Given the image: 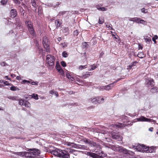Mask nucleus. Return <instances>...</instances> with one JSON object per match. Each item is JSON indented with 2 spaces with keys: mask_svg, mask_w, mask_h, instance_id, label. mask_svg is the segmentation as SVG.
Listing matches in <instances>:
<instances>
[{
  "mask_svg": "<svg viewBox=\"0 0 158 158\" xmlns=\"http://www.w3.org/2000/svg\"><path fill=\"white\" fill-rule=\"evenodd\" d=\"M66 12H67V11H60L59 12L58 15L59 16L63 15L65 14Z\"/></svg>",
  "mask_w": 158,
  "mask_h": 158,
  "instance_id": "nucleus-36",
  "label": "nucleus"
},
{
  "mask_svg": "<svg viewBox=\"0 0 158 158\" xmlns=\"http://www.w3.org/2000/svg\"><path fill=\"white\" fill-rule=\"evenodd\" d=\"M36 0H31V2L32 3V6L36 8V7L37 6L36 4Z\"/></svg>",
  "mask_w": 158,
  "mask_h": 158,
  "instance_id": "nucleus-25",
  "label": "nucleus"
},
{
  "mask_svg": "<svg viewBox=\"0 0 158 158\" xmlns=\"http://www.w3.org/2000/svg\"><path fill=\"white\" fill-rule=\"evenodd\" d=\"M10 89L13 91H15L16 90H19V89L18 88L14 86H12L10 88Z\"/></svg>",
  "mask_w": 158,
  "mask_h": 158,
  "instance_id": "nucleus-23",
  "label": "nucleus"
},
{
  "mask_svg": "<svg viewBox=\"0 0 158 158\" xmlns=\"http://www.w3.org/2000/svg\"><path fill=\"white\" fill-rule=\"evenodd\" d=\"M84 141L90 147H94L95 148L93 149L92 151L96 153L87 152L86 154L87 156L93 158H103V154H104V157L106 156V155L105 154V156L102 150V147L99 144H97L94 142L87 139H86Z\"/></svg>",
  "mask_w": 158,
  "mask_h": 158,
  "instance_id": "nucleus-1",
  "label": "nucleus"
},
{
  "mask_svg": "<svg viewBox=\"0 0 158 158\" xmlns=\"http://www.w3.org/2000/svg\"><path fill=\"white\" fill-rule=\"evenodd\" d=\"M139 19V18L136 17L134 18H130L129 20L130 21L135 22L138 23Z\"/></svg>",
  "mask_w": 158,
  "mask_h": 158,
  "instance_id": "nucleus-17",
  "label": "nucleus"
},
{
  "mask_svg": "<svg viewBox=\"0 0 158 158\" xmlns=\"http://www.w3.org/2000/svg\"><path fill=\"white\" fill-rule=\"evenodd\" d=\"M69 29L68 27H64L62 29V31L64 33H66L68 31Z\"/></svg>",
  "mask_w": 158,
  "mask_h": 158,
  "instance_id": "nucleus-28",
  "label": "nucleus"
},
{
  "mask_svg": "<svg viewBox=\"0 0 158 158\" xmlns=\"http://www.w3.org/2000/svg\"><path fill=\"white\" fill-rule=\"evenodd\" d=\"M7 98L10 99L12 100H16L17 101L18 100V97L16 96H8L7 97Z\"/></svg>",
  "mask_w": 158,
  "mask_h": 158,
  "instance_id": "nucleus-16",
  "label": "nucleus"
},
{
  "mask_svg": "<svg viewBox=\"0 0 158 158\" xmlns=\"http://www.w3.org/2000/svg\"><path fill=\"white\" fill-rule=\"evenodd\" d=\"M78 34V31L77 30H75L73 32V35L75 36H77Z\"/></svg>",
  "mask_w": 158,
  "mask_h": 158,
  "instance_id": "nucleus-44",
  "label": "nucleus"
},
{
  "mask_svg": "<svg viewBox=\"0 0 158 158\" xmlns=\"http://www.w3.org/2000/svg\"><path fill=\"white\" fill-rule=\"evenodd\" d=\"M62 56L64 57H67L68 56V53L65 51H64L62 52Z\"/></svg>",
  "mask_w": 158,
  "mask_h": 158,
  "instance_id": "nucleus-33",
  "label": "nucleus"
},
{
  "mask_svg": "<svg viewBox=\"0 0 158 158\" xmlns=\"http://www.w3.org/2000/svg\"><path fill=\"white\" fill-rule=\"evenodd\" d=\"M24 152H17L16 153V154L19 155L23 156Z\"/></svg>",
  "mask_w": 158,
  "mask_h": 158,
  "instance_id": "nucleus-43",
  "label": "nucleus"
},
{
  "mask_svg": "<svg viewBox=\"0 0 158 158\" xmlns=\"http://www.w3.org/2000/svg\"><path fill=\"white\" fill-rule=\"evenodd\" d=\"M49 93L52 94H54L56 97L58 96V94L57 92L53 90H51L49 92Z\"/></svg>",
  "mask_w": 158,
  "mask_h": 158,
  "instance_id": "nucleus-22",
  "label": "nucleus"
},
{
  "mask_svg": "<svg viewBox=\"0 0 158 158\" xmlns=\"http://www.w3.org/2000/svg\"><path fill=\"white\" fill-rule=\"evenodd\" d=\"M153 127H150V128H149V131H153Z\"/></svg>",
  "mask_w": 158,
  "mask_h": 158,
  "instance_id": "nucleus-61",
  "label": "nucleus"
},
{
  "mask_svg": "<svg viewBox=\"0 0 158 158\" xmlns=\"http://www.w3.org/2000/svg\"><path fill=\"white\" fill-rule=\"evenodd\" d=\"M106 27L109 28L110 29L113 30V28L111 27H110L109 25H106Z\"/></svg>",
  "mask_w": 158,
  "mask_h": 158,
  "instance_id": "nucleus-56",
  "label": "nucleus"
},
{
  "mask_svg": "<svg viewBox=\"0 0 158 158\" xmlns=\"http://www.w3.org/2000/svg\"><path fill=\"white\" fill-rule=\"evenodd\" d=\"M38 13L39 15H41L42 13V7L40 6H39L38 8Z\"/></svg>",
  "mask_w": 158,
  "mask_h": 158,
  "instance_id": "nucleus-29",
  "label": "nucleus"
},
{
  "mask_svg": "<svg viewBox=\"0 0 158 158\" xmlns=\"http://www.w3.org/2000/svg\"><path fill=\"white\" fill-rule=\"evenodd\" d=\"M40 153V151L38 149H35L29 152V158H34L36 155H38Z\"/></svg>",
  "mask_w": 158,
  "mask_h": 158,
  "instance_id": "nucleus-8",
  "label": "nucleus"
},
{
  "mask_svg": "<svg viewBox=\"0 0 158 158\" xmlns=\"http://www.w3.org/2000/svg\"><path fill=\"white\" fill-rule=\"evenodd\" d=\"M61 64L64 67H65L66 66L65 62L64 61H62L61 62Z\"/></svg>",
  "mask_w": 158,
  "mask_h": 158,
  "instance_id": "nucleus-42",
  "label": "nucleus"
},
{
  "mask_svg": "<svg viewBox=\"0 0 158 158\" xmlns=\"http://www.w3.org/2000/svg\"><path fill=\"white\" fill-rule=\"evenodd\" d=\"M121 147V146L118 145H111L109 148L116 152H119Z\"/></svg>",
  "mask_w": 158,
  "mask_h": 158,
  "instance_id": "nucleus-11",
  "label": "nucleus"
},
{
  "mask_svg": "<svg viewBox=\"0 0 158 158\" xmlns=\"http://www.w3.org/2000/svg\"><path fill=\"white\" fill-rule=\"evenodd\" d=\"M13 1L14 2L17 4H19L20 3V2L18 0H13Z\"/></svg>",
  "mask_w": 158,
  "mask_h": 158,
  "instance_id": "nucleus-47",
  "label": "nucleus"
},
{
  "mask_svg": "<svg viewBox=\"0 0 158 158\" xmlns=\"http://www.w3.org/2000/svg\"><path fill=\"white\" fill-rule=\"evenodd\" d=\"M145 10L144 8H143L141 9V11L144 13H146L147 12L145 11Z\"/></svg>",
  "mask_w": 158,
  "mask_h": 158,
  "instance_id": "nucleus-57",
  "label": "nucleus"
},
{
  "mask_svg": "<svg viewBox=\"0 0 158 158\" xmlns=\"http://www.w3.org/2000/svg\"><path fill=\"white\" fill-rule=\"evenodd\" d=\"M6 82H7V81H4L2 80H0V83H3L4 84H6L5 83H6Z\"/></svg>",
  "mask_w": 158,
  "mask_h": 158,
  "instance_id": "nucleus-53",
  "label": "nucleus"
},
{
  "mask_svg": "<svg viewBox=\"0 0 158 158\" xmlns=\"http://www.w3.org/2000/svg\"><path fill=\"white\" fill-rule=\"evenodd\" d=\"M57 40L58 41H60L61 40V37H59L57 38Z\"/></svg>",
  "mask_w": 158,
  "mask_h": 158,
  "instance_id": "nucleus-62",
  "label": "nucleus"
},
{
  "mask_svg": "<svg viewBox=\"0 0 158 158\" xmlns=\"http://www.w3.org/2000/svg\"><path fill=\"white\" fill-rule=\"evenodd\" d=\"M5 78H6L7 80H10V78L8 77V76H5Z\"/></svg>",
  "mask_w": 158,
  "mask_h": 158,
  "instance_id": "nucleus-63",
  "label": "nucleus"
},
{
  "mask_svg": "<svg viewBox=\"0 0 158 158\" xmlns=\"http://www.w3.org/2000/svg\"><path fill=\"white\" fill-rule=\"evenodd\" d=\"M71 144H72V146L74 148H77V144H75V143H68L67 144V145H68V146H70Z\"/></svg>",
  "mask_w": 158,
  "mask_h": 158,
  "instance_id": "nucleus-26",
  "label": "nucleus"
},
{
  "mask_svg": "<svg viewBox=\"0 0 158 158\" xmlns=\"http://www.w3.org/2000/svg\"><path fill=\"white\" fill-rule=\"evenodd\" d=\"M120 148L119 152L122 153L126 154H130V151L122 147H121Z\"/></svg>",
  "mask_w": 158,
  "mask_h": 158,
  "instance_id": "nucleus-13",
  "label": "nucleus"
},
{
  "mask_svg": "<svg viewBox=\"0 0 158 158\" xmlns=\"http://www.w3.org/2000/svg\"><path fill=\"white\" fill-rule=\"evenodd\" d=\"M7 1L8 0H1V2L2 4L4 5L7 3Z\"/></svg>",
  "mask_w": 158,
  "mask_h": 158,
  "instance_id": "nucleus-37",
  "label": "nucleus"
},
{
  "mask_svg": "<svg viewBox=\"0 0 158 158\" xmlns=\"http://www.w3.org/2000/svg\"><path fill=\"white\" fill-rule=\"evenodd\" d=\"M1 65L2 66H5V63L4 62H2L1 63Z\"/></svg>",
  "mask_w": 158,
  "mask_h": 158,
  "instance_id": "nucleus-59",
  "label": "nucleus"
},
{
  "mask_svg": "<svg viewBox=\"0 0 158 158\" xmlns=\"http://www.w3.org/2000/svg\"><path fill=\"white\" fill-rule=\"evenodd\" d=\"M56 68L57 69V70L61 74H63V70L61 68L60 65H59V66H57V64L56 65Z\"/></svg>",
  "mask_w": 158,
  "mask_h": 158,
  "instance_id": "nucleus-19",
  "label": "nucleus"
},
{
  "mask_svg": "<svg viewBox=\"0 0 158 158\" xmlns=\"http://www.w3.org/2000/svg\"><path fill=\"white\" fill-rule=\"evenodd\" d=\"M137 120L138 121H145L152 122L154 123H155L156 122V121L155 120L147 118L143 116H141L140 117L137 118Z\"/></svg>",
  "mask_w": 158,
  "mask_h": 158,
  "instance_id": "nucleus-7",
  "label": "nucleus"
},
{
  "mask_svg": "<svg viewBox=\"0 0 158 158\" xmlns=\"http://www.w3.org/2000/svg\"><path fill=\"white\" fill-rule=\"evenodd\" d=\"M66 77L68 79L71 80V81H73V77L69 73H67L66 74Z\"/></svg>",
  "mask_w": 158,
  "mask_h": 158,
  "instance_id": "nucleus-24",
  "label": "nucleus"
},
{
  "mask_svg": "<svg viewBox=\"0 0 158 158\" xmlns=\"http://www.w3.org/2000/svg\"><path fill=\"white\" fill-rule=\"evenodd\" d=\"M100 133H102V134H105L106 133V132L104 131V130H100Z\"/></svg>",
  "mask_w": 158,
  "mask_h": 158,
  "instance_id": "nucleus-58",
  "label": "nucleus"
},
{
  "mask_svg": "<svg viewBox=\"0 0 158 158\" xmlns=\"http://www.w3.org/2000/svg\"><path fill=\"white\" fill-rule=\"evenodd\" d=\"M111 126L113 127H114L115 126H116V127L121 128L125 127L126 126V125L125 124L118 123V124L116 125L113 124L111 125Z\"/></svg>",
  "mask_w": 158,
  "mask_h": 158,
  "instance_id": "nucleus-15",
  "label": "nucleus"
},
{
  "mask_svg": "<svg viewBox=\"0 0 158 158\" xmlns=\"http://www.w3.org/2000/svg\"><path fill=\"white\" fill-rule=\"evenodd\" d=\"M144 40L145 41H146V42H148L149 43L150 42H151V40L150 39L145 38H144Z\"/></svg>",
  "mask_w": 158,
  "mask_h": 158,
  "instance_id": "nucleus-46",
  "label": "nucleus"
},
{
  "mask_svg": "<svg viewBox=\"0 0 158 158\" xmlns=\"http://www.w3.org/2000/svg\"><path fill=\"white\" fill-rule=\"evenodd\" d=\"M112 138L114 139L117 140L118 141H120L122 139V137L118 133L113 131L111 133Z\"/></svg>",
  "mask_w": 158,
  "mask_h": 158,
  "instance_id": "nucleus-10",
  "label": "nucleus"
},
{
  "mask_svg": "<svg viewBox=\"0 0 158 158\" xmlns=\"http://www.w3.org/2000/svg\"><path fill=\"white\" fill-rule=\"evenodd\" d=\"M23 83H26V82H27V83H30V81H27V80H23V81H22Z\"/></svg>",
  "mask_w": 158,
  "mask_h": 158,
  "instance_id": "nucleus-55",
  "label": "nucleus"
},
{
  "mask_svg": "<svg viewBox=\"0 0 158 158\" xmlns=\"http://www.w3.org/2000/svg\"><path fill=\"white\" fill-rule=\"evenodd\" d=\"M133 65V64H132V65H129V66H127V69H130L131 68Z\"/></svg>",
  "mask_w": 158,
  "mask_h": 158,
  "instance_id": "nucleus-52",
  "label": "nucleus"
},
{
  "mask_svg": "<svg viewBox=\"0 0 158 158\" xmlns=\"http://www.w3.org/2000/svg\"><path fill=\"white\" fill-rule=\"evenodd\" d=\"M94 132H96L98 133H100L101 129L98 128H95L92 129Z\"/></svg>",
  "mask_w": 158,
  "mask_h": 158,
  "instance_id": "nucleus-40",
  "label": "nucleus"
},
{
  "mask_svg": "<svg viewBox=\"0 0 158 158\" xmlns=\"http://www.w3.org/2000/svg\"><path fill=\"white\" fill-rule=\"evenodd\" d=\"M86 66V65L83 66V65H80L79 66V69H83L85 68H86L85 66Z\"/></svg>",
  "mask_w": 158,
  "mask_h": 158,
  "instance_id": "nucleus-48",
  "label": "nucleus"
},
{
  "mask_svg": "<svg viewBox=\"0 0 158 158\" xmlns=\"http://www.w3.org/2000/svg\"><path fill=\"white\" fill-rule=\"evenodd\" d=\"M118 81V80H117L116 82H114L113 83L110 84L108 85L105 86V90H108L111 89L114 86V85H113V84L115 82H116Z\"/></svg>",
  "mask_w": 158,
  "mask_h": 158,
  "instance_id": "nucleus-14",
  "label": "nucleus"
},
{
  "mask_svg": "<svg viewBox=\"0 0 158 158\" xmlns=\"http://www.w3.org/2000/svg\"><path fill=\"white\" fill-rule=\"evenodd\" d=\"M25 23L30 34L33 37H35V33L34 30L33 26L31 22L29 21H26Z\"/></svg>",
  "mask_w": 158,
  "mask_h": 158,
  "instance_id": "nucleus-3",
  "label": "nucleus"
},
{
  "mask_svg": "<svg viewBox=\"0 0 158 158\" xmlns=\"http://www.w3.org/2000/svg\"><path fill=\"white\" fill-rule=\"evenodd\" d=\"M32 97L35 99L36 100H37L38 99V95L35 94H33L32 95Z\"/></svg>",
  "mask_w": 158,
  "mask_h": 158,
  "instance_id": "nucleus-30",
  "label": "nucleus"
},
{
  "mask_svg": "<svg viewBox=\"0 0 158 158\" xmlns=\"http://www.w3.org/2000/svg\"><path fill=\"white\" fill-rule=\"evenodd\" d=\"M24 105L27 107H29L30 106V104L29 102L27 101H25Z\"/></svg>",
  "mask_w": 158,
  "mask_h": 158,
  "instance_id": "nucleus-31",
  "label": "nucleus"
},
{
  "mask_svg": "<svg viewBox=\"0 0 158 158\" xmlns=\"http://www.w3.org/2000/svg\"><path fill=\"white\" fill-rule=\"evenodd\" d=\"M105 86H102L100 87L99 89L100 90H103L105 89Z\"/></svg>",
  "mask_w": 158,
  "mask_h": 158,
  "instance_id": "nucleus-54",
  "label": "nucleus"
},
{
  "mask_svg": "<svg viewBox=\"0 0 158 158\" xmlns=\"http://www.w3.org/2000/svg\"><path fill=\"white\" fill-rule=\"evenodd\" d=\"M5 84H4L5 85H11V84L9 83L7 81V82L5 83Z\"/></svg>",
  "mask_w": 158,
  "mask_h": 158,
  "instance_id": "nucleus-60",
  "label": "nucleus"
},
{
  "mask_svg": "<svg viewBox=\"0 0 158 158\" xmlns=\"http://www.w3.org/2000/svg\"><path fill=\"white\" fill-rule=\"evenodd\" d=\"M29 152H24L23 153V156H25L26 157H29Z\"/></svg>",
  "mask_w": 158,
  "mask_h": 158,
  "instance_id": "nucleus-38",
  "label": "nucleus"
},
{
  "mask_svg": "<svg viewBox=\"0 0 158 158\" xmlns=\"http://www.w3.org/2000/svg\"><path fill=\"white\" fill-rule=\"evenodd\" d=\"M76 151L73 149L67 148L64 150L56 149L51 152V153L55 156L62 158H69V153H73Z\"/></svg>",
  "mask_w": 158,
  "mask_h": 158,
  "instance_id": "nucleus-2",
  "label": "nucleus"
},
{
  "mask_svg": "<svg viewBox=\"0 0 158 158\" xmlns=\"http://www.w3.org/2000/svg\"><path fill=\"white\" fill-rule=\"evenodd\" d=\"M138 23H141L144 25H145L146 24V22L145 21L143 20L140 19H139Z\"/></svg>",
  "mask_w": 158,
  "mask_h": 158,
  "instance_id": "nucleus-27",
  "label": "nucleus"
},
{
  "mask_svg": "<svg viewBox=\"0 0 158 158\" xmlns=\"http://www.w3.org/2000/svg\"><path fill=\"white\" fill-rule=\"evenodd\" d=\"M157 89L156 87L152 88L150 90V92L152 93H156L157 92Z\"/></svg>",
  "mask_w": 158,
  "mask_h": 158,
  "instance_id": "nucleus-21",
  "label": "nucleus"
},
{
  "mask_svg": "<svg viewBox=\"0 0 158 158\" xmlns=\"http://www.w3.org/2000/svg\"><path fill=\"white\" fill-rule=\"evenodd\" d=\"M139 146H137L136 148V149L139 151H141L144 150V151H147L149 150V152H152L153 151V150H149V149L147 150V148L143 144H139Z\"/></svg>",
  "mask_w": 158,
  "mask_h": 158,
  "instance_id": "nucleus-9",
  "label": "nucleus"
},
{
  "mask_svg": "<svg viewBox=\"0 0 158 158\" xmlns=\"http://www.w3.org/2000/svg\"><path fill=\"white\" fill-rule=\"evenodd\" d=\"M137 56L140 58H142L143 57V54L142 52L138 54Z\"/></svg>",
  "mask_w": 158,
  "mask_h": 158,
  "instance_id": "nucleus-39",
  "label": "nucleus"
},
{
  "mask_svg": "<svg viewBox=\"0 0 158 158\" xmlns=\"http://www.w3.org/2000/svg\"><path fill=\"white\" fill-rule=\"evenodd\" d=\"M38 82H32L31 84L32 85H37Z\"/></svg>",
  "mask_w": 158,
  "mask_h": 158,
  "instance_id": "nucleus-51",
  "label": "nucleus"
},
{
  "mask_svg": "<svg viewBox=\"0 0 158 158\" xmlns=\"http://www.w3.org/2000/svg\"><path fill=\"white\" fill-rule=\"evenodd\" d=\"M88 44L86 42L84 43L83 44V47L84 48H85L87 47Z\"/></svg>",
  "mask_w": 158,
  "mask_h": 158,
  "instance_id": "nucleus-49",
  "label": "nucleus"
},
{
  "mask_svg": "<svg viewBox=\"0 0 158 158\" xmlns=\"http://www.w3.org/2000/svg\"><path fill=\"white\" fill-rule=\"evenodd\" d=\"M11 17L12 18H15L17 15V11L15 9H12L10 11Z\"/></svg>",
  "mask_w": 158,
  "mask_h": 158,
  "instance_id": "nucleus-12",
  "label": "nucleus"
},
{
  "mask_svg": "<svg viewBox=\"0 0 158 158\" xmlns=\"http://www.w3.org/2000/svg\"><path fill=\"white\" fill-rule=\"evenodd\" d=\"M104 22V20L102 19V20H101L100 19H99V23L100 24H102Z\"/></svg>",
  "mask_w": 158,
  "mask_h": 158,
  "instance_id": "nucleus-50",
  "label": "nucleus"
},
{
  "mask_svg": "<svg viewBox=\"0 0 158 158\" xmlns=\"http://www.w3.org/2000/svg\"><path fill=\"white\" fill-rule=\"evenodd\" d=\"M55 24L57 27L60 26V24L59 23V20H56L55 21Z\"/></svg>",
  "mask_w": 158,
  "mask_h": 158,
  "instance_id": "nucleus-32",
  "label": "nucleus"
},
{
  "mask_svg": "<svg viewBox=\"0 0 158 158\" xmlns=\"http://www.w3.org/2000/svg\"><path fill=\"white\" fill-rule=\"evenodd\" d=\"M97 8L98 10H100L101 11H106V9H107L105 7H100L99 8Z\"/></svg>",
  "mask_w": 158,
  "mask_h": 158,
  "instance_id": "nucleus-41",
  "label": "nucleus"
},
{
  "mask_svg": "<svg viewBox=\"0 0 158 158\" xmlns=\"http://www.w3.org/2000/svg\"><path fill=\"white\" fill-rule=\"evenodd\" d=\"M99 98H100L99 97H96V98H91L89 99V102H91L92 103L94 104L103 103L104 101V98H101V100L99 101Z\"/></svg>",
  "mask_w": 158,
  "mask_h": 158,
  "instance_id": "nucleus-4",
  "label": "nucleus"
},
{
  "mask_svg": "<svg viewBox=\"0 0 158 158\" xmlns=\"http://www.w3.org/2000/svg\"><path fill=\"white\" fill-rule=\"evenodd\" d=\"M90 76V74H86L83 76H82L81 77L83 79H85L87 77H88Z\"/></svg>",
  "mask_w": 158,
  "mask_h": 158,
  "instance_id": "nucleus-34",
  "label": "nucleus"
},
{
  "mask_svg": "<svg viewBox=\"0 0 158 158\" xmlns=\"http://www.w3.org/2000/svg\"><path fill=\"white\" fill-rule=\"evenodd\" d=\"M46 59L48 60V64L49 66L53 67L55 60L54 57L49 55H48L46 56Z\"/></svg>",
  "mask_w": 158,
  "mask_h": 158,
  "instance_id": "nucleus-5",
  "label": "nucleus"
},
{
  "mask_svg": "<svg viewBox=\"0 0 158 158\" xmlns=\"http://www.w3.org/2000/svg\"><path fill=\"white\" fill-rule=\"evenodd\" d=\"M97 68V66H94L93 65L91 66V68L90 69H89L90 71L94 69L95 68Z\"/></svg>",
  "mask_w": 158,
  "mask_h": 158,
  "instance_id": "nucleus-45",
  "label": "nucleus"
},
{
  "mask_svg": "<svg viewBox=\"0 0 158 158\" xmlns=\"http://www.w3.org/2000/svg\"><path fill=\"white\" fill-rule=\"evenodd\" d=\"M158 38V37L157 35H155L152 38V40L154 42L155 44L156 43V40Z\"/></svg>",
  "mask_w": 158,
  "mask_h": 158,
  "instance_id": "nucleus-35",
  "label": "nucleus"
},
{
  "mask_svg": "<svg viewBox=\"0 0 158 158\" xmlns=\"http://www.w3.org/2000/svg\"><path fill=\"white\" fill-rule=\"evenodd\" d=\"M43 44L44 48L46 49V52H49L50 51V48L48 44V39L46 37H44L43 38Z\"/></svg>",
  "mask_w": 158,
  "mask_h": 158,
  "instance_id": "nucleus-6",
  "label": "nucleus"
},
{
  "mask_svg": "<svg viewBox=\"0 0 158 158\" xmlns=\"http://www.w3.org/2000/svg\"><path fill=\"white\" fill-rule=\"evenodd\" d=\"M154 82L153 79L149 80L147 82V84L148 86H151L152 87L154 85Z\"/></svg>",
  "mask_w": 158,
  "mask_h": 158,
  "instance_id": "nucleus-18",
  "label": "nucleus"
},
{
  "mask_svg": "<svg viewBox=\"0 0 158 158\" xmlns=\"http://www.w3.org/2000/svg\"><path fill=\"white\" fill-rule=\"evenodd\" d=\"M16 79L17 80H19L20 79H20V77H19V76H17L16 77Z\"/></svg>",
  "mask_w": 158,
  "mask_h": 158,
  "instance_id": "nucleus-64",
  "label": "nucleus"
},
{
  "mask_svg": "<svg viewBox=\"0 0 158 158\" xmlns=\"http://www.w3.org/2000/svg\"><path fill=\"white\" fill-rule=\"evenodd\" d=\"M19 101V104L20 105H24L25 103V101L23 99H18V100Z\"/></svg>",
  "mask_w": 158,
  "mask_h": 158,
  "instance_id": "nucleus-20",
  "label": "nucleus"
}]
</instances>
